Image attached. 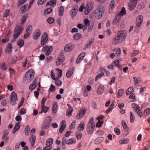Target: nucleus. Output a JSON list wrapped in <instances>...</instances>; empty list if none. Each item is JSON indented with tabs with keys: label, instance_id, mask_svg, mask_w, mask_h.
<instances>
[{
	"label": "nucleus",
	"instance_id": "obj_50",
	"mask_svg": "<svg viewBox=\"0 0 150 150\" xmlns=\"http://www.w3.org/2000/svg\"><path fill=\"white\" fill-rule=\"evenodd\" d=\"M10 10L8 9H6L3 13V17H7L10 13Z\"/></svg>",
	"mask_w": 150,
	"mask_h": 150
},
{
	"label": "nucleus",
	"instance_id": "obj_46",
	"mask_svg": "<svg viewBox=\"0 0 150 150\" xmlns=\"http://www.w3.org/2000/svg\"><path fill=\"white\" fill-rule=\"evenodd\" d=\"M41 110L44 113H46L48 110V107L45 106V105H42Z\"/></svg>",
	"mask_w": 150,
	"mask_h": 150
},
{
	"label": "nucleus",
	"instance_id": "obj_2",
	"mask_svg": "<svg viewBox=\"0 0 150 150\" xmlns=\"http://www.w3.org/2000/svg\"><path fill=\"white\" fill-rule=\"evenodd\" d=\"M104 7L100 6H98L95 11V17L97 19L100 18L102 16L103 14L104 13Z\"/></svg>",
	"mask_w": 150,
	"mask_h": 150
},
{
	"label": "nucleus",
	"instance_id": "obj_20",
	"mask_svg": "<svg viewBox=\"0 0 150 150\" xmlns=\"http://www.w3.org/2000/svg\"><path fill=\"white\" fill-rule=\"evenodd\" d=\"M73 48V46L72 45L68 44L65 47L64 50L66 52H68L71 50Z\"/></svg>",
	"mask_w": 150,
	"mask_h": 150
},
{
	"label": "nucleus",
	"instance_id": "obj_31",
	"mask_svg": "<svg viewBox=\"0 0 150 150\" xmlns=\"http://www.w3.org/2000/svg\"><path fill=\"white\" fill-rule=\"evenodd\" d=\"M81 36V34L77 33L74 35L73 39L75 40H78L80 39Z\"/></svg>",
	"mask_w": 150,
	"mask_h": 150
},
{
	"label": "nucleus",
	"instance_id": "obj_32",
	"mask_svg": "<svg viewBox=\"0 0 150 150\" xmlns=\"http://www.w3.org/2000/svg\"><path fill=\"white\" fill-rule=\"evenodd\" d=\"M134 89L132 87H129L126 90V93L127 95H128L133 91Z\"/></svg>",
	"mask_w": 150,
	"mask_h": 150
},
{
	"label": "nucleus",
	"instance_id": "obj_7",
	"mask_svg": "<svg viewBox=\"0 0 150 150\" xmlns=\"http://www.w3.org/2000/svg\"><path fill=\"white\" fill-rule=\"evenodd\" d=\"M53 49V47L52 46L48 47V45H45L44 46L42 49V51H44L47 50L45 52V54L46 56L49 55L52 51Z\"/></svg>",
	"mask_w": 150,
	"mask_h": 150
},
{
	"label": "nucleus",
	"instance_id": "obj_48",
	"mask_svg": "<svg viewBox=\"0 0 150 150\" xmlns=\"http://www.w3.org/2000/svg\"><path fill=\"white\" fill-rule=\"evenodd\" d=\"M150 113V109L147 108L145 109L144 112V115L145 116H148Z\"/></svg>",
	"mask_w": 150,
	"mask_h": 150
},
{
	"label": "nucleus",
	"instance_id": "obj_17",
	"mask_svg": "<svg viewBox=\"0 0 150 150\" xmlns=\"http://www.w3.org/2000/svg\"><path fill=\"white\" fill-rule=\"evenodd\" d=\"M37 81L36 79L35 80L34 82L30 85L29 87V90H32L35 88L38 85Z\"/></svg>",
	"mask_w": 150,
	"mask_h": 150
},
{
	"label": "nucleus",
	"instance_id": "obj_62",
	"mask_svg": "<svg viewBox=\"0 0 150 150\" xmlns=\"http://www.w3.org/2000/svg\"><path fill=\"white\" fill-rule=\"evenodd\" d=\"M114 131L117 135H119L120 134V129L118 128H115L114 129Z\"/></svg>",
	"mask_w": 150,
	"mask_h": 150
},
{
	"label": "nucleus",
	"instance_id": "obj_63",
	"mask_svg": "<svg viewBox=\"0 0 150 150\" xmlns=\"http://www.w3.org/2000/svg\"><path fill=\"white\" fill-rule=\"evenodd\" d=\"M55 89V87L52 84H51V85L50 86V87L49 88V91L50 92H53L54 91Z\"/></svg>",
	"mask_w": 150,
	"mask_h": 150
},
{
	"label": "nucleus",
	"instance_id": "obj_51",
	"mask_svg": "<svg viewBox=\"0 0 150 150\" xmlns=\"http://www.w3.org/2000/svg\"><path fill=\"white\" fill-rule=\"evenodd\" d=\"M58 60L60 61L61 62H63L65 60V58L64 56L61 54L60 56L58 58Z\"/></svg>",
	"mask_w": 150,
	"mask_h": 150
},
{
	"label": "nucleus",
	"instance_id": "obj_18",
	"mask_svg": "<svg viewBox=\"0 0 150 150\" xmlns=\"http://www.w3.org/2000/svg\"><path fill=\"white\" fill-rule=\"evenodd\" d=\"M20 126L21 125L20 124L19 122H17L12 131V133L13 134H14L17 131L20 129Z\"/></svg>",
	"mask_w": 150,
	"mask_h": 150
},
{
	"label": "nucleus",
	"instance_id": "obj_1",
	"mask_svg": "<svg viewBox=\"0 0 150 150\" xmlns=\"http://www.w3.org/2000/svg\"><path fill=\"white\" fill-rule=\"evenodd\" d=\"M117 34V36L115 39L113 43V44L114 45L121 43L125 40L126 36L125 32L124 30L118 32Z\"/></svg>",
	"mask_w": 150,
	"mask_h": 150
},
{
	"label": "nucleus",
	"instance_id": "obj_10",
	"mask_svg": "<svg viewBox=\"0 0 150 150\" xmlns=\"http://www.w3.org/2000/svg\"><path fill=\"white\" fill-rule=\"evenodd\" d=\"M95 127L94 123L91 124V125H88L87 128V132L89 134H91L93 131Z\"/></svg>",
	"mask_w": 150,
	"mask_h": 150
},
{
	"label": "nucleus",
	"instance_id": "obj_8",
	"mask_svg": "<svg viewBox=\"0 0 150 150\" xmlns=\"http://www.w3.org/2000/svg\"><path fill=\"white\" fill-rule=\"evenodd\" d=\"M11 97L10 99V103L11 105H14L16 104V101L17 99L16 94L13 92L11 93Z\"/></svg>",
	"mask_w": 150,
	"mask_h": 150
},
{
	"label": "nucleus",
	"instance_id": "obj_19",
	"mask_svg": "<svg viewBox=\"0 0 150 150\" xmlns=\"http://www.w3.org/2000/svg\"><path fill=\"white\" fill-rule=\"evenodd\" d=\"M85 124L83 122H81L78 127V129L79 131H83L84 129Z\"/></svg>",
	"mask_w": 150,
	"mask_h": 150
},
{
	"label": "nucleus",
	"instance_id": "obj_9",
	"mask_svg": "<svg viewBox=\"0 0 150 150\" xmlns=\"http://www.w3.org/2000/svg\"><path fill=\"white\" fill-rule=\"evenodd\" d=\"M143 20V17L142 15L139 16L136 18V24L137 27H139L142 24Z\"/></svg>",
	"mask_w": 150,
	"mask_h": 150
},
{
	"label": "nucleus",
	"instance_id": "obj_34",
	"mask_svg": "<svg viewBox=\"0 0 150 150\" xmlns=\"http://www.w3.org/2000/svg\"><path fill=\"white\" fill-rule=\"evenodd\" d=\"M17 57L15 55L12 56L11 58L10 62L11 64L15 63L17 61Z\"/></svg>",
	"mask_w": 150,
	"mask_h": 150
},
{
	"label": "nucleus",
	"instance_id": "obj_30",
	"mask_svg": "<svg viewBox=\"0 0 150 150\" xmlns=\"http://www.w3.org/2000/svg\"><path fill=\"white\" fill-rule=\"evenodd\" d=\"M124 93V91L122 89H119L118 91V93L117 95V98L121 97Z\"/></svg>",
	"mask_w": 150,
	"mask_h": 150
},
{
	"label": "nucleus",
	"instance_id": "obj_40",
	"mask_svg": "<svg viewBox=\"0 0 150 150\" xmlns=\"http://www.w3.org/2000/svg\"><path fill=\"white\" fill-rule=\"evenodd\" d=\"M133 79H134V81L136 85H138V86H139V83L141 81L140 79V78H137L135 77H134Z\"/></svg>",
	"mask_w": 150,
	"mask_h": 150
},
{
	"label": "nucleus",
	"instance_id": "obj_27",
	"mask_svg": "<svg viewBox=\"0 0 150 150\" xmlns=\"http://www.w3.org/2000/svg\"><path fill=\"white\" fill-rule=\"evenodd\" d=\"M53 139L52 138H49L46 141V145L47 146H51V145L53 143Z\"/></svg>",
	"mask_w": 150,
	"mask_h": 150
},
{
	"label": "nucleus",
	"instance_id": "obj_6",
	"mask_svg": "<svg viewBox=\"0 0 150 150\" xmlns=\"http://www.w3.org/2000/svg\"><path fill=\"white\" fill-rule=\"evenodd\" d=\"M48 37L47 33H44L42 36L41 40V44L42 46L45 45L47 42Z\"/></svg>",
	"mask_w": 150,
	"mask_h": 150
},
{
	"label": "nucleus",
	"instance_id": "obj_21",
	"mask_svg": "<svg viewBox=\"0 0 150 150\" xmlns=\"http://www.w3.org/2000/svg\"><path fill=\"white\" fill-rule=\"evenodd\" d=\"M36 137L34 135H31L30 138V141L31 143V145L33 147L36 139Z\"/></svg>",
	"mask_w": 150,
	"mask_h": 150
},
{
	"label": "nucleus",
	"instance_id": "obj_25",
	"mask_svg": "<svg viewBox=\"0 0 150 150\" xmlns=\"http://www.w3.org/2000/svg\"><path fill=\"white\" fill-rule=\"evenodd\" d=\"M137 4V3H134L130 2L129 4V6L130 9V10H133Z\"/></svg>",
	"mask_w": 150,
	"mask_h": 150
},
{
	"label": "nucleus",
	"instance_id": "obj_13",
	"mask_svg": "<svg viewBox=\"0 0 150 150\" xmlns=\"http://www.w3.org/2000/svg\"><path fill=\"white\" fill-rule=\"evenodd\" d=\"M66 127V122L64 120L62 121L61 123V127L59 129V132L62 133Z\"/></svg>",
	"mask_w": 150,
	"mask_h": 150
},
{
	"label": "nucleus",
	"instance_id": "obj_36",
	"mask_svg": "<svg viewBox=\"0 0 150 150\" xmlns=\"http://www.w3.org/2000/svg\"><path fill=\"white\" fill-rule=\"evenodd\" d=\"M52 9L51 8H47L44 11V15H45L46 14H49L52 12Z\"/></svg>",
	"mask_w": 150,
	"mask_h": 150
},
{
	"label": "nucleus",
	"instance_id": "obj_55",
	"mask_svg": "<svg viewBox=\"0 0 150 150\" xmlns=\"http://www.w3.org/2000/svg\"><path fill=\"white\" fill-rule=\"evenodd\" d=\"M104 75L103 72H102L101 73L97 76L95 78V81H96L98 79L100 78L103 76Z\"/></svg>",
	"mask_w": 150,
	"mask_h": 150
},
{
	"label": "nucleus",
	"instance_id": "obj_22",
	"mask_svg": "<svg viewBox=\"0 0 150 150\" xmlns=\"http://www.w3.org/2000/svg\"><path fill=\"white\" fill-rule=\"evenodd\" d=\"M56 2V0H51L50 1L47 3L46 5V6L47 7V5H50L51 6H52V7H53L55 5Z\"/></svg>",
	"mask_w": 150,
	"mask_h": 150
},
{
	"label": "nucleus",
	"instance_id": "obj_64",
	"mask_svg": "<svg viewBox=\"0 0 150 150\" xmlns=\"http://www.w3.org/2000/svg\"><path fill=\"white\" fill-rule=\"evenodd\" d=\"M138 111L137 110V112H136L137 113L138 115L140 117H142L143 115L142 113V112L141 111V110L140 109H139L138 110Z\"/></svg>",
	"mask_w": 150,
	"mask_h": 150
},
{
	"label": "nucleus",
	"instance_id": "obj_54",
	"mask_svg": "<svg viewBox=\"0 0 150 150\" xmlns=\"http://www.w3.org/2000/svg\"><path fill=\"white\" fill-rule=\"evenodd\" d=\"M54 19L52 17L49 18L47 20V22L50 24H52L54 22Z\"/></svg>",
	"mask_w": 150,
	"mask_h": 150
},
{
	"label": "nucleus",
	"instance_id": "obj_52",
	"mask_svg": "<svg viewBox=\"0 0 150 150\" xmlns=\"http://www.w3.org/2000/svg\"><path fill=\"white\" fill-rule=\"evenodd\" d=\"M104 89L101 87L99 86L97 90V93L99 94H100L103 93Z\"/></svg>",
	"mask_w": 150,
	"mask_h": 150
},
{
	"label": "nucleus",
	"instance_id": "obj_5",
	"mask_svg": "<svg viewBox=\"0 0 150 150\" xmlns=\"http://www.w3.org/2000/svg\"><path fill=\"white\" fill-rule=\"evenodd\" d=\"M51 120L52 119L50 116H48L47 117L43 124L42 128L43 129H47L50 125Z\"/></svg>",
	"mask_w": 150,
	"mask_h": 150
},
{
	"label": "nucleus",
	"instance_id": "obj_58",
	"mask_svg": "<svg viewBox=\"0 0 150 150\" xmlns=\"http://www.w3.org/2000/svg\"><path fill=\"white\" fill-rule=\"evenodd\" d=\"M56 81L55 82V84L57 86H61L62 84V82L60 80H58V79H57V80H55Z\"/></svg>",
	"mask_w": 150,
	"mask_h": 150
},
{
	"label": "nucleus",
	"instance_id": "obj_28",
	"mask_svg": "<svg viewBox=\"0 0 150 150\" xmlns=\"http://www.w3.org/2000/svg\"><path fill=\"white\" fill-rule=\"evenodd\" d=\"M103 138L102 137H99L98 138H96L95 141V143L96 144H98L103 141Z\"/></svg>",
	"mask_w": 150,
	"mask_h": 150
},
{
	"label": "nucleus",
	"instance_id": "obj_35",
	"mask_svg": "<svg viewBox=\"0 0 150 150\" xmlns=\"http://www.w3.org/2000/svg\"><path fill=\"white\" fill-rule=\"evenodd\" d=\"M93 8V5L91 3L88 2L87 4L86 8L87 10L91 11Z\"/></svg>",
	"mask_w": 150,
	"mask_h": 150
},
{
	"label": "nucleus",
	"instance_id": "obj_57",
	"mask_svg": "<svg viewBox=\"0 0 150 150\" xmlns=\"http://www.w3.org/2000/svg\"><path fill=\"white\" fill-rule=\"evenodd\" d=\"M115 2L114 0H112L111 2L110 6L111 8V10L113 9L115 6Z\"/></svg>",
	"mask_w": 150,
	"mask_h": 150
},
{
	"label": "nucleus",
	"instance_id": "obj_41",
	"mask_svg": "<svg viewBox=\"0 0 150 150\" xmlns=\"http://www.w3.org/2000/svg\"><path fill=\"white\" fill-rule=\"evenodd\" d=\"M17 44L20 47H22L24 45V41L23 40H20L17 41Z\"/></svg>",
	"mask_w": 150,
	"mask_h": 150
},
{
	"label": "nucleus",
	"instance_id": "obj_53",
	"mask_svg": "<svg viewBox=\"0 0 150 150\" xmlns=\"http://www.w3.org/2000/svg\"><path fill=\"white\" fill-rule=\"evenodd\" d=\"M73 111V108H70L69 109H68L67 112V115H68L69 117L71 115V113Z\"/></svg>",
	"mask_w": 150,
	"mask_h": 150
},
{
	"label": "nucleus",
	"instance_id": "obj_61",
	"mask_svg": "<svg viewBox=\"0 0 150 150\" xmlns=\"http://www.w3.org/2000/svg\"><path fill=\"white\" fill-rule=\"evenodd\" d=\"M27 0H21L18 1L20 2L19 3H18L17 5L18 7H19L21 5L24 4Z\"/></svg>",
	"mask_w": 150,
	"mask_h": 150
},
{
	"label": "nucleus",
	"instance_id": "obj_14",
	"mask_svg": "<svg viewBox=\"0 0 150 150\" xmlns=\"http://www.w3.org/2000/svg\"><path fill=\"white\" fill-rule=\"evenodd\" d=\"M40 31L39 29L35 30V32L33 34V38L35 40H37L40 35Z\"/></svg>",
	"mask_w": 150,
	"mask_h": 150
},
{
	"label": "nucleus",
	"instance_id": "obj_49",
	"mask_svg": "<svg viewBox=\"0 0 150 150\" xmlns=\"http://www.w3.org/2000/svg\"><path fill=\"white\" fill-rule=\"evenodd\" d=\"M139 51L138 50H134L132 53L131 54V57H133L134 56H137V55L139 54Z\"/></svg>",
	"mask_w": 150,
	"mask_h": 150
},
{
	"label": "nucleus",
	"instance_id": "obj_43",
	"mask_svg": "<svg viewBox=\"0 0 150 150\" xmlns=\"http://www.w3.org/2000/svg\"><path fill=\"white\" fill-rule=\"evenodd\" d=\"M130 121L131 122H133L134 121L135 119V117L133 115V113L132 112H130Z\"/></svg>",
	"mask_w": 150,
	"mask_h": 150
},
{
	"label": "nucleus",
	"instance_id": "obj_45",
	"mask_svg": "<svg viewBox=\"0 0 150 150\" xmlns=\"http://www.w3.org/2000/svg\"><path fill=\"white\" fill-rule=\"evenodd\" d=\"M30 131L29 127L28 125L26 126L25 128V134L26 135H29Z\"/></svg>",
	"mask_w": 150,
	"mask_h": 150
},
{
	"label": "nucleus",
	"instance_id": "obj_60",
	"mask_svg": "<svg viewBox=\"0 0 150 150\" xmlns=\"http://www.w3.org/2000/svg\"><path fill=\"white\" fill-rule=\"evenodd\" d=\"M93 25L94 23L93 22H92L90 25H89V28H88V30L89 31H91L92 30L93 28Z\"/></svg>",
	"mask_w": 150,
	"mask_h": 150
},
{
	"label": "nucleus",
	"instance_id": "obj_3",
	"mask_svg": "<svg viewBox=\"0 0 150 150\" xmlns=\"http://www.w3.org/2000/svg\"><path fill=\"white\" fill-rule=\"evenodd\" d=\"M34 75V72L30 71L26 72L24 76L23 81H26L27 83L29 82L33 79Z\"/></svg>",
	"mask_w": 150,
	"mask_h": 150
},
{
	"label": "nucleus",
	"instance_id": "obj_59",
	"mask_svg": "<svg viewBox=\"0 0 150 150\" xmlns=\"http://www.w3.org/2000/svg\"><path fill=\"white\" fill-rule=\"evenodd\" d=\"M82 136V134L81 133L77 132L76 133V137L78 139H80Z\"/></svg>",
	"mask_w": 150,
	"mask_h": 150
},
{
	"label": "nucleus",
	"instance_id": "obj_26",
	"mask_svg": "<svg viewBox=\"0 0 150 150\" xmlns=\"http://www.w3.org/2000/svg\"><path fill=\"white\" fill-rule=\"evenodd\" d=\"M74 69V68L72 69H70L69 71L67 73L66 76L67 78H70L73 73V71Z\"/></svg>",
	"mask_w": 150,
	"mask_h": 150
},
{
	"label": "nucleus",
	"instance_id": "obj_16",
	"mask_svg": "<svg viewBox=\"0 0 150 150\" xmlns=\"http://www.w3.org/2000/svg\"><path fill=\"white\" fill-rule=\"evenodd\" d=\"M121 17L120 15L117 14L115 16V18L113 21V23L114 24L117 23L121 20Z\"/></svg>",
	"mask_w": 150,
	"mask_h": 150
},
{
	"label": "nucleus",
	"instance_id": "obj_39",
	"mask_svg": "<svg viewBox=\"0 0 150 150\" xmlns=\"http://www.w3.org/2000/svg\"><path fill=\"white\" fill-rule=\"evenodd\" d=\"M77 11L71 9V11L70 14L72 18L74 17L77 14Z\"/></svg>",
	"mask_w": 150,
	"mask_h": 150
},
{
	"label": "nucleus",
	"instance_id": "obj_29",
	"mask_svg": "<svg viewBox=\"0 0 150 150\" xmlns=\"http://www.w3.org/2000/svg\"><path fill=\"white\" fill-rule=\"evenodd\" d=\"M76 143V140L75 139L71 138L68 140L67 142V144H70L75 143Z\"/></svg>",
	"mask_w": 150,
	"mask_h": 150
},
{
	"label": "nucleus",
	"instance_id": "obj_33",
	"mask_svg": "<svg viewBox=\"0 0 150 150\" xmlns=\"http://www.w3.org/2000/svg\"><path fill=\"white\" fill-rule=\"evenodd\" d=\"M28 17V16L26 14H25L21 18V24L22 25L26 21L27 18Z\"/></svg>",
	"mask_w": 150,
	"mask_h": 150
},
{
	"label": "nucleus",
	"instance_id": "obj_56",
	"mask_svg": "<svg viewBox=\"0 0 150 150\" xmlns=\"http://www.w3.org/2000/svg\"><path fill=\"white\" fill-rule=\"evenodd\" d=\"M76 122V121L75 120L70 125L69 128L70 129H74L75 127V124Z\"/></svg>",
	"mask_w": 150,
	"mask_h": 150
},
{
	"label": "nucleus",
	"instance_id": "obj_4",
	"mask_svg": "<svg viewBox=\"0 0 150 150\" xmlns=\"http://www.w3.org/2000/svg\"><path fill=\"white\" fill-rule=\"evenodd\" d=\"M22 28L20 26H16L14 29V33L13 36L14 39L17 38L18 36L21 33Z\"/></svg>",
	"mask_w": 150,
	"mask_h": 150
},
{
	"label": "nucleus",
	"instance_id": "obj_47",
	"mask_svg": "<svg viewBox=\"0 0 150 150\" xmlns=\"http://www.w3.org/2000/svg\"><path fill=\"white\" fill-rule=\"evenodd\" d=\"M32 30V27L31 25H29L26 29V32H30L31 33Z\"/></svg>",
	"mask_w": 150,
	"mask_h": 150
},
{
	"label": "nucleus",
	"instance_id": "obj_38",
	"mask_svg": "<svg viewBox=\"0 0 150 150\" xmlns=\"http://www.w3.org/2000/svg\"><path fill=\"white\" fill-rule=\"evenodd\" d=\"M132 106L133 108L136 112H137V111L140 108V107L138 105L134 103L132 104Z\"/></svg>",
	"mask_w": 150,
	"mask_h": 150
},
{
	"label": "nucleus",
	"instance_id": "obj_12",
	"mask_svg": "<svg viewBox=\"0 0 150 150\" xmlns=\"http://www.w3.org/2000/svg\"><path fill=\"white\" fill-rule=\"evenodd\" d=\"M86 111V110L84 108L81 109L79 113L78 116L77 115L76 117L78 119L81 118L85 115Z\"/></svg>",
	"mask_w": 150,
	"mask_h": 150
},
{
	"label": "nucleus",
	"instance_id": "obj_23",
	"mask_svg": "<svg viewBox=\"0 0 150 150\" xmlns=\"http://www.w3.org/2000/svg\"><path fill=\"white\" fill-rule=\"evenodd\" d=\"M57 108V103L56 102H54L53 104L52 108V112L53 114H55L56 112V109Z\"/></svg>",
	"mask_w": 150,
	"mask_h": 150
},
{
	"label": "nucleus",
	"instance_id": "obj_15",
	"mask_svg": "<svg viewBox=\"0 0 150 150\" xmlns=\"http://www.w3.org/2000/svg\"><path fill=\"white\" fill-rule=\"evenodd\" d=\"M28 6V4H26L22 6L20 9V13L21 14H23L26 12L28 10V9H27V7Z\"/></svg>",
	"mask_w": 150,
	"mask_h": 150
},
{
	"label": "nucleus",
	"instance_id": "obj_24",
	"mask_svg": "<svg viewBox=\"0 0 150 150\" xmlns=\"http://www.w3.org/2000/svg\"><path fill=\"white\" fill-rule=\"evenodd\" d=\"M126 14V11L125 8L124 7H122L121 11L117 14L120 15V16L121 17L122 16L125 15Z\"/></svg>",
	"mask_w": 150,
	"mask_h": 150
},
{
	"label": "nucleus",
	"instance_id": "obj_37",
	"mask_svg": "<svg viewBox=\"0 0 150 150\" xmlns=\"http://www.w3.org/2000/svg\"><path fill=\"white\" fill-rule=\"evenodd\" d=\"M122 123L124 129L125 131H127L128 130V128L126 123L124 120H122Z\"/></svg>",
	"mask_w": 150,
	"mask_h": 150
},
{
	"label": "nucleus",
	"instance_id": "obj_42",
	"mask_svg": "<svg viewBox=\"0 0 150 150\" xmlns=\"http://www.w3.org/2000/svg\"><path fill=\"white\" fill-rule=\"evenodd\" d=\"M112 64L115 65L116 66L119 68L120 69H122V66L119 64V63L116 60H115L113 62Z\"/></svg>",
	"mask_w": 150,
	"mask_h": 150
},
{
	"label": "nucleus",
	"instance_id": "obj_11",
	"mask_svg": "<svg viewBox=\"0 0 150 150\" xmlns=\"http://www.w3.org/2000/svg\"><path fill=\"white\" fill-rule=\"evenodd\" d=\"M12 44L9 43L5 50V53L6 54H11L12 52Z\"/></svg>",
	"mask_w": 150,
	"mask_h": 150
},
{
	"label": "nucleus",
	"instance_id": "obj_44",
	"mask_svg": "<svg viewBox=\"0 0 150 150\" xmlns=\"http://www.w3.org/2000/svg\"><path fill=\"white\" fill-rule=\"evenodd\" d=\"M59 15L60 16H62L63 15L64 11V8L62 6H61L59 9Z\"/></svg>",
	"mask_w": 150,
	"mask_h": 150
}]
</instances>
